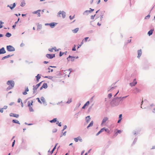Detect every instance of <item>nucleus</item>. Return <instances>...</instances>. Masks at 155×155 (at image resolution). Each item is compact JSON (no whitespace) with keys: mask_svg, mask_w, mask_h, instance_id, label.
Listing matches in <instances>:
<instances>
[{"mask_svg":"<svg viewBox=\"0 0 155 155\" xmlns=\"http://www.w3.org/2000/svg\"><path fill=\"white\" fill-rule=\"evenodd\" d=\"M46 57L48 59H52L55 57V54H47L46 55Z\"/></svg>","mask_w":155,"mask_h":155,"instance_id":"nucleus-4","label":"nucleus"},{"mask_svg":"<svg viewBox=\"0 0 155 155\" xmlns=\"http://www.w3.org/2000/svg\"><path fill=\"white\" fill-rule=\"evenodd\" d=\"M9 116L10 117H15L16 118H18L19 115L18 114H13V113H11L9 114Z\"/></svg>","mask_w":155,"mask_h":155,"instance_id":"nucleus-13","label":"nucleus"},{"mask_svg":"<svg viewBox=\"0 0 155 155\" xmlns=\"http://www.w3.org/2000/svg\"><path fill=\"white\" fill-rule=\"evenodd\" d=\"M90 103V102L89 101H87L84 105V106L82 107V109H84L85 108L86 106H88Z\"/></svg>","mask_w":155,"mask_h":155,"instance_id":"nucleus-18","label":"nucleus"},{"mask_svg":"<svg viewBox=\"0 0 155 155\" xmlns=\"http://www.w3.org/2000/svg\"><path fill=\"white\" fill-rule=\"evenodd\" d=\"M75 15H74L73 16H72L71 15H70L69 17V18L70 20H72L74 18Z\"/></svg>","mask_w":155,"mask_h":155,"instance_id":"nucleus-49","label":"nucleus"},{"mask_svg":"<svg viewBox=\"0 0 155 155\" xmlns=\"http://www.w3.org/2000/svg\"><path fill=\"white\" fill-rule=\"evenodd\" d=\"M107 100V98H105V101L106 102L105 103V104L106 106L107 105H108V103H109L108 101Z\"/></svg>","mask_w":155,"mask_h":155,"instance_id":"nucleus-33","label":"nucleus"},{"mask_svg":"<svg viewBox=\"0 0 155 155\" xmlns=\"http://www.w3.org/2000/svg\"><path fill=\"white\" fill-rule=\"evenodd\" d=\"M6 48L8 51H15V48L13 46L11 45L7 46Z\"/></svg>","mask_w":155,"mask_h":155,"instance_id":"nucleus-2","label":"nucleus"},{"mask_svg":"<svg viewBox=\"0 0 155 155\" xmlns=\"http://www.w3.org/2000/svg\"><path fill=\"white\" fill-rule=\"evenodd\" d=\"M72 57H73V58H73L72 57H71V61L72 62H73V61H74V59L75 58V57H74V56H72Z\"/></svg>","mask_w":155,"mask_h":155,"instance_id":"nucleus-51","label":"nucleus"},{"mask_svg":"<svg viewBox=\"0 0 155 155\" xmlns=\"http://www.w3.org/2000/svg\"><path fill=\"white\" fill-rule=\"evenodd\" d=\"M37 90V89H35V88L33 87V93H35L36 92V91Z\"/></svg>","mask_w":155,"mask_h":155,"instance_id":"nucleus-57","label":"nucleus"},{"mask_svg":"<svg viewBox=\"0 0 155 155\" xmlns=\"http://www.w3.org/2000/svg\"><path fill=\"white\" fill-rule=\"evenodd\" d=\"M57 129H53V130H52V132L53 133H55V132H57Z\"/></svg>","mask_w":155,"mask_h":155,"instance_id":"nucleus-61","label":"nucleus"},{"mask_svg":"<svg viewBox=\"0 0 155 155\" xmlns=\"http://www.w3.org/2000/svg\"><path fill=\"white\" fill-rule=\"evenodd\" d=\"M96 14H95L94 15H91V19L92 20L94 19V17L96 16Z\"/></svg>","mask_w":155,"mask_h":155,"instance_id":"nucleus-46","label":"nucleus"},{"mask_svg":"<svg viewBox=\"0 0 155 155\" xmlns=\"http://www.w3.org/2000/svg\"><path fill=\"white\" fill-rule=\"evenodd\" d=\"M13 88V87H12L11 86H9L6 89V90L7 91H8V90L11 89Z\"/></svg>","mask_w":155,"mask_h":155,"instance_id":"nucleus-47","label":"nucleus"},{"mask_svg":"<svg viewBox=\"0 0 155 155\" xmlns=\"http://www.w3.org/2000/svg\"><path fill=\"white\" fill-rule=\"evenodd\" d=\"M16 6V4L15 3H14L13 4H11L10 5H8L7 6V7H9L11 10H12Z\"/></svg>","mask_w":155,"mask_h":155,"instance_id":"nucleus-5","label":"nucleus"},{"mask_svg":"<svg viewBox=\"0 0 155 155\" xmlns=\"http://www.w3.org/2000/svg\"><path fill=\"white\" fill-rule=\"evenodd\" d=\"M120 100L118 97H114L110 103L112 107H115L118 106L120 103Z\"/></svg>","mask_w":155,"mask_h":155,"instance_id":"nucleus-1","label":"nucleus"},{"mask_svg":"<svg viewBox=\"0 0 155 155\" xmlns=\"http://www.w3.org/2000/svg\"><path fill=\"white\" fill-rule=\"evenodd\" d=\"M74 141L76 142H78V141L79 140V137H77L74 138Z\"/></svg>","mask_w":155,"mask_h":155,"instance_id":"nucleus-40","label":"nucleus"},{"mask_svg":"<svg viewBox=\"0 0 155 155\" xmlns=\"http://www.w3.org/2000/svg\"><path fill=\"white\" fill-rule=\"evenodd\" d=\"M63 55V52L60 51L59 52V56L60 57L62 56Z\"/></svg>","mask_w":155,"mask_h":155,"instance_id":"nucleus-56","label":"nucleus"},{"mask_svg":"<svg viewBox=\"0 0 155 155\" xmlns=\"http://www.w3.org/2000/svg\"><path fill=\"white\" fill-rule=\"evenodd\" d=\"M25 5V2H22L20 5V6L22 7H23Z\"/></svg>","mask_w":155,"mask_h":155,"instance_id":"nucleus-37","label":"nucleus"},{"mask_svg":"<svg viewBox=\"0 0 155 155\" xmlns=\"http://www.w3.org/2000/svg\"><path fill=\"white\" fill-rule=\"evenodd\" d=\"M36 100H37L38 102L40 103L41 104H42V102H41V101L40 100L39 98H38V97L37 98H36Z\"/></svg>","mask_w":155,"mask_h":155,"instance_id":"nucleus-54","label":"nucleus"},{"mask_svg":"<svg viewBox=\"0 0 155 155\" xmlns=\"http://www.w3.org/2000/svg\"><path fill=\"white\" fill-rule=\"evenodd\" d=\"M6 51L4 47H2L0 49V54H4L6 53Z\"/></svg>","mask_w":155,"mask_h":155,"instance_id":"nucleus-9","label":"nucleus"},{"mask_svg":"<svg viewBox=\"0 0 155 155\" xmlns=\"http://www.w3.org/2000/svg\"><path fill=\"white\" fill-rule=\"evenodd\" d=\"M122 114H119V119L117 121L118 123H119L121 122V120L122 119Z\"/></svg>","mask_w":155,"mask_h":155,"instance_id":"nucleus-19","label":"nucleus"},{"mask_svg":"<svg viewBox=\"0 0 155 155\" xmlns=\"http://www.w3.org/2000/svg\"><path fill=\"white\" fill-rule=\"evenodd\" d=\"M105 130V127L101 128V130L96 134V136H98L102 132Z\"/></svg>","mask_w":155,"mask_h":155,"instance_id":"nucleus-12","label":"nucleus"},{"mask_svg":"<svg viewBox=\"0 0 155 155\" xmlns=\"http://www.w3.org/2000/svg\"><path fill=\"white\" fill-rule=\"evenodd\" d=\"M61 11H60L58 13V15H57V16L58 17H61L60 15L61 14Z\"/></svg>","mask_w":155,"mask_h":155,"instance_id":"nucleus-38","label":"nucleus"},{"mask_svg":"<svg viewBox=\"0 0 155 155\" xmlns=\"http://www.w3.org/2000/svg\"><path fill=\"white\" fill-rule=\"evenodd\" d=\"M42 28V25L41 24H38L37 26V30H39Z\"/></svg>","mask_w":155,"mask_h":155,"instance_id":"nucleus-31","label":"nucleus"},{"mask_svg":"<svg viewBox=\"0 0 155 155\" xmlns=\"http://www.w3.org/2000/svg\"><path fill=\"white\" fill-rule=\"evenodd\" d=\"M15 140H14L12 143V147H14L15 144Z\"/></svg>","mask_w":155,"mask_h":155,"instance_id":"nucleus-55","label":"nucleus"},{"mask_svg":"<svg viewBox=\"0 0 155 155\" xmlns=\"http://www.w3.org/2000/svg\"><path fill=\"white\" fill-rule=\"evenodd\" d=\"M41 75L39 74H38L36 76H35V77L36 78V81L37 82H38L39 80L41 78Z\"/></svg>","mask_w":155,"mask_h":155,"instance_id":"nucleus-20","label":"nucleus"},{"mask_svg":"<svg viewBox=\"0 0 155 155\" xmlns=\"http://www.w3.org/2000/svg\"><path fill=\"white\" fill-rule=\"evenodd\" d=\"M138 56L137 58H139L141 56L142 53V50L141 49L138 50L137 51Z\"/></svg>","mask_w":155,"mask_h":155,"instance_id":"nucleus-16","label":"nucleus"},{"mask_svg":"<svg viewBox=\"0 0 155 155\" xmlns=\"http://www.w3.org/2000/svg\"><path fill=\"white\" fill-rule=\"evenodd\" d=\"M49 121L51 123H56L57 121V118H54L52 120H50Z\"/></svg>","mask_w":155,"mask_h":155,"instance_id":"nucleus-26","label":"nucleus"},{"mask_svg":"<svg viewBox=\"0 0 155 155\" xmlns=\"http://www.w3.org/2000/svg\"><path fill=\"white\" fill-rule=\"evenodd\" d=\"M137 138H136V137L135 138L133 141V142L132 144V145H134V144H135L137 142Z\"/></svg>","mask_w":155,"mask_h":155,"instance_id":"nucleus-32","label":"nucleus"},{"mask_svg":"<svg viewBox=\"0 0 155 155\" xmlns=\"http://www.w3.org/2000/svg\"><path fill=\"white\" fill-rule=\"evenodd\" d=\"M89 38L88 37H86L84 38V41L85 42H86L87 41V40Z\"/></svg>","mask_w":155,"mask_h":155,"instance_id":"nucleus-59","label":"nucleus"},{"mask_svg":"<svg viewBox=\"0 0 155 155\" xmlns=\"http://www.w3.org/2000/svg\"><path fill=\"white\" fill-rule=\"evenodd\" d=\"M57 24V23L52 22L50 23V26L51 28H53Z\"/></svg>","mask_w":155,"mask_h":155,"instance_id":"nucleus-10","label":"nucleus"},{"mask_svg":"<svg viewBox=\"0 0 155 155\" xmlns=\"http://www.w3.org/2000/svg\"><path fill=\"white\" fill-rule=\"evenodd\" d=\"M29 108L30 112H33L34 111L32 107L31 106L29 107Z\"/></svg>","mask_w":155,"mask_h":155,"instance_id":"nucleus-39","label":"nucleus"},{"mask_svg":"<svg viewBox=\"0 0 155 155\" xmlns=\"http://www.w3.org/2000/svg\"><path fill=\"white\" fill-rule=\"evenodd\" d=\"M25 91L27 92L29 91V89L28 87H25Z\"/></svg>","mask_w":155,"mask_h":155,"instance_id":"nucleus-58","label":"nucleus"},{"mask_svg":"<svg viewBox=\"0 0 155 155\" xmlns=\"http://www.w3.org/2000/svg\"><path fill=\"white\" fill-rule=\"evenodd\" d=\"M41 11V10H38L36 11L33 12L32 13L33 14H37L38 17H40L41 16L40 12Z\"/></svg>","mask_w":155,"mask_h":155,"instance_id":"nucleus-8","label":"nucleus"},{"mask_svg":"<svg viewBox=\"0 0 155 155\" xmlns=\"http://www.w3.org/2000/svg\"><path fill=\"white\" fill-rule=\"evenodd\" d=\"M131 39L128 40L127 42H125V45H126L127 43H129L131 42Z\"/></svg>","mask_w":155,"mask_h":155,"instance_id":"nucleus-53","label":"nucleus"},{"mask_svg":"<svg viewBox=\"0 0 155 155\" xmlns=\"http://www.w3.org/2000/svg\"><path fill=\"white\" fill-rule=\"evenodd\" d=\"M134 93L136 94L137 93L140 92V90L136 87L134 90Z\"/></svg>","mask_w":155,"mask_h":155,"instance_id":"nucleus-22","label":"nucleus"},{"mask_svg":"<svg viewBox=\"0 0 155 155\" xmlns=\"http://www.w3.org/2000/svg\"><path fill=\"white\" fill-rule=\"evenodd\" d=\"M122 132V131L121 130H117V131L115 133V134L117 135L118 134H120Z\"/></svg>","mask_w":155,"mask_h":155,"instance_id":"nucleus-34","label":"nucleus"},{"mask_svg":"<svg viewBox=\"0 0 155 155\" xmlns=\"http://www.w3.org/2000/svg\"><path fill=\"white\" fill-rule=\"evenodd\" d=\"M58 144V143H56V144L54 146V148H53V149H52L50 153H51V155H52V153H53L54 151L56 149V147Z\"/></svg>","mask_w":155,"mask_h":155,"instance_id":"nucleus-21","label":"nucleus"},{"mask_svg":"<svg viewBox=\"0 0 155 155\" xmlns=\"http://www.w3.org/2000/svg\"><path fill=\"white\" fill-rule=\"evenodd\" d=\"M66 131H64L62 134L60 136V137H61L63 136H65L66 135Z\"/></svg>","mask_w":155,"mask_h":155,"instance_id":"nucleus-48","label":"nucleus"},{"mask_svg":"<svg viewBox=\"0 0 155 155\" xmlns=\"http://www.w3.org/2000/svg\"><path fill=\"white\" fill-rule=\"evenodd\" d=\"M78 137H79V140L81 142H82V138H81V137H80V136H79Z\"/></svg>","mask_w":155,"mask_h":155,"instance_id":"nucleus-60","label":"nucleus"},{"mask_svg":"<svg viewBox=\"0 0 155 155\" xmlns=\"http://www.w3.org/2000/svg\"><path fill=\"white\" fill-rule=\"evenodd\" d=\"M112 96V94L111 93H110V94H108V97L109 99H110L111 97Z\"/></svg>","mask_w":155,"mask_h":155,"instance_id":"nucleus-45","label":"nucleus"},{"mask_svg":"<svg viewBox=\"0 0 155 155\" xmlns=\"http://www.w3.org/2000/svg\"><path fill=\"white\" fill-rule=\"evenodd\" d=\"M28 106L29 107H31L30 102V101H28Z\"/></svg>","mask_w":155,"mask_h":155,"instance_id":"nucleus-62","label":"nucleus"},{"mask_svg":"<svg viewBox=\"0 0 155 155\" xmlns=\"http://www.w3.org/2000/svg\"><path fill=\"white\" fill-rule=\"evenodd\" d=\"M78 30H79V28H75V29L72 30V31L74 33H76L78 31Z\"/></svg>","mask_w":155,"mask_h":155,"instance_id":"nucleus-30","label":"nucleus"},{"mask_svg":"<svg viewBox=\"0 0 155 155\" xmlns=\"http://www.w3.org/2000/svg\"><path fill=\"white\" fill-rule=\"evenodd\" d=\"M93 121H91V122L89 124V126H90L91 127L93 125Z\"/></svg>","mask_w":155,"mask_h":155,"instance_id":"nucleus-52","label":"nucleus"},{"mask_svg":"<svg viewBox=\"0 0 155 155\" xmlns=\"http://www.w3.org/2000/svg\"><path fill=\"white\" fill-rule=\"evenodd\" d=\"M7 84L13 87L15 85V82L13 80H9L7 81Z\"/></svg>","mask_w":155,"mask_h":155,"instance_id":"nucleus-3","label":"nucleus"},{"mask_svg":"<svg viewBox=\"0 0 155 155\" xmlns=\"http://www.w3.org/2000/svg\"><path fill=\"white\" fill-rule=\"evenodd\" d=\"M71 57H72L73 58V57H72L71 56L69 55L67 58L68 61H70V58H71Z\"/></svg>","mask_w":155,"mask_h":155,"instance_id":"nucleus-44","label":"nucleus"},{"mask_svg":"<svg viewBox=\"0 0 155 155\" xmlns=\"http://www.w3.org/2000/svg\"><path fill=\"white\" fill-rule=\"evenodd\" d=\"M91 13L90 10H86L83 13V15H87L89 13Z\"/></svg>","mask_w":155,"mask_h":155,"instance_id":"nucleus-23","label":"nucleus"},{"mask_svg":"<svg viewBox=\"0 0 155 155\" xmlns=\"http://www.w3.org/2000/svg\"><path fill=\"white\" fill-rule=\"evenodd\" d=\"M12 36L11 33L8 32L6 33L5 35V36L8 38H9Z\"/></svg>","mask_w":155,"mask_h":155,"instance_id":"nucleus-28","label":"nucleus"},{"mask_svg":"<svg viewBox=\"0 0 155 155\" xmlns=\"http://www.w3.org/2000/svg\"><path fill=\"white\" fill-rule=\"evenodd\" d=\"M104 131H105L106 132H107V133H108V134H110V130H109L107 128H106L105 127V130H104Z\"/></svg>","mask_w":155,"mask_h":155,"instance_id":"nucleus-36","label":"nucleus"},{"mask_svg":"<svg viewBox=\"0 0 155 155\" xmlns=\"http://www.w3.org/2000/svg\"><path fill=\"white\" fill-rule=\"evenodd\" d=\"M42 88H44L46 89L47 88L48 86L47 84L46 83H44L42 85Z\"/></svg>","mask_w":155,"mask_h":155,"instance_id":"nucleus-27","label":"nucleus"},{"mask_svg":"<svg viewBox=\"0 0 155 155\" xmlns=\"http://www.w3.org/2000/svg\"><path fill=\"white\" fill-rule=\"evenodd\" d=\"M72 102V99L71 98L68 100V101L66 102V103L69 104Z\"/></svg>","mask_w":155,"mask_h":155,"instance_id":"nucleus-41","label":"nucleus"},{"mask_svg":"<svg viewBox=\"0 0 155 155\" xmlns=\"http://www.w3.org/2000/svg\"><path fill=\"white\" fill-rule=\"evenodd\" d=\"M56 124L57 125H58V126L60 127H61V122L59 123V121H57L56 123Z\"/></svg>","mask_w":155,"mask_h":155,"instance_id":"nucleus-35","label":"nucleus"},{"mask_svg":"<svg viewBox=\"0 0 155 155\" xmlns=\"http://www.w3.org/2000/svg\"><path fill=\"white\" fill-rule=\"evenodd\" d=\"M128 96V95H127L123 97H119L118 98H119L120 101H123L124 99L127 98Z\"/></svg>","mask_w":155,"mask_h":155,"instance_id":"nucleus-29","label":"nucleus"},{"mask_svg":"<svg viewBox=\"0 0 155 155\" xmlns=\"http://www.w3.org/2000/svg\"><path fill=\"white\" fill-rule=\"evenodd\" d=\"M150 14H149L147 16H146L145 17L144 19H148L150 18Z\"/></svg>","mask_w":155,"mask_h":155,"instance_id":"nucleus-42","label":"nucleus"},{"mask_svg":"<svg viewBox=\"0 0 155 155\" xmlns=\"http://www.w3.org/2000/svg\"><path fill=\"white\" fill-rule=\"evenodd\" d=\"M72 50V51H75L76 50V45H74L73 47Z\"/></svg>","mask_w":155,"mask_h":155,"instance_id":"nucleus-43","label":"nucleus"},{"mask_svg":"<svg viewBox=\"0 0 155 155\" xmlns=\"http://www.w3.org/2000/svg\"><path fill=\"white\" fill-rule=\"evenodd\" d=\"M41 101H42L43 104H45V105H47V104H46V101L45 99V98L43 96L41 97Z\"/></svg>","mask_w":155,"mask_h":155,"instance_id":"nucleus-15","label":"nucleus"},{"mask_svg":"<svg viewBox=\"0 0 155 155\" xmlns=\"http://www.w3.org/2000/svg\"><path fill=\"white\" fill-rule=\"evenodd\" d=\"M137 84V82L136 81V79H134L132 82L130 83V85L131 87L134 86Z\"/></svg>","mask_w":155,"mask_h":155,"instance_id":"nucleus-7","label":"nucleus"},{"mask_svg":"<svg viewBox=\"0 0 155 155\" xmlns=\"http://www.w3.org/2000/svg\"><path fill=\"white\" fill-rule=\"evenodd\" d=\"M14 55V54H12V55L8 54L7 56H4L3 57H2V60H4L6 58H8L10 57L13 56Z\"/></svg>","mask_w":155,"mask_h":155,"instance_id":"nucleus-17","label":"nucleus"},{"mask_svg":"<svg viewBox=\"0 0 155 155\" xmlns=\"http://www.w3.org/2000/svg\"><path fill=\"white\" fill-rule=\"evenodd\" d=\"M61 13L62 16V17L63 18H65L66 17V13L64 11H61Z\"/></svg>","mask_w":155,"mask_h":155,"instance_id":"nucleus-25","label":"nucleus"},{"mask_svg":"<svg viewBox=\"0 0 155 155\" xmlns=\"http://www.w3.org/2000/svg\"><path fill=\"white\" fill-rule=\"evenodd\" d=\"M103 14H101L100 15V21H101L102 20V19L103 18Z\"/></svg>","mask_w":155,"mask_h":155,"instance_id":"nucleus-50","label":"nucleus"},{"mask_svg":"<svg viewBox=\"0 0 155 155\" xmlns=\"http://www.w3.org/2000/svg\"><path fill=\"white\" fill-rule=\"evenodd\" d=\"M108 120V118L107 117H104L102 120L101 124V126H102L107 120Z\"/></svg>","mask_w":155,"mask_h":155,"instance_id":"nucleus-6","label":"nucleus"},{"mask_svg":"<svg viewBox=\"0 0 155 155\" xmlns=\"http://www.w3.org/2000/svg\"><path fill=\"white\" fill-rule=\"evenodd\" d=\"M44 81H42L39 83H38V84H37L35 86L33 85V87H34L35 88V89H37L38 87L41 85V84L43 82H44Z\"/></svg>","mask_w":155,"mask_h":155,"instance_id":"nucleus-11","label":"nucleus"},{"mask_svg":"<svg viewBox=\"0 0 155 155\" xmlns=\"http://www.w3.org/2000/svg\"><path fill=\"white\" fill-rule=\"evenodd\" d=\"M24 95H26L27 94V92L26 91H25L24 92H23L22 93Z\"/></svg>","mask_w":155,"mask_h":155,"instance_id":"nucleus-63","label":"nucleus"},{"mask_svg":"<svg viewBox=\"0 0 155 155\" xmlns=\"http://www.w3.org/2000/svg\"><path fill=\"white\" fill-rule=\"evenodd\" d=\"M12 122L14 123L17 124H20V122H19V121L18 120H15V119L13 120H12Z\"/></svg>","mask_w":155,"mask_h":155,"instance_id":"nucleus-24","label":"nucleus"},{"mask_svg":"<svg viewBox=\"0 0 155 155\" xmlns=\"http://www.w3.org/2000/svg\"><path fill=\"white\" fill-rule=\"evenodd\" d=\"M154 30L153 29H150V31H148L147 33V35L149 36H150V35H152Z\"/></svg>","mask_w":155,"mask_h":155,"instance_id":"nucleus-14","label":"nucleus"},{"mask_svg":"<svg viewBox=\"0 0 155 155\" xmlns=\"http://www.w3.org/2000/svg\"><path fill=\"white\" fill-rule=\"evenodd\" d=\"M86 120L87 123H88L90 121V119L87 118L86 119Z\"/></svg>","mask_w":155,"mask_h":155,"instance_id":"nucleus-64","label":"nucleus"}]
</instances>
